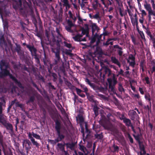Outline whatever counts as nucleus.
<instances>
[{"instance_id":"nucleus-1","label":"nucleus","mask_w":155,"mask_h":155,"mask_svg":"<svg viewBox=\"0 0 155 155\" xmlns=\"http://www.w3.org/2000/svg\"><path fill=\"white\" fill-rule=\"evenodd\" d=\"M51 117L55 123V128L58 135V137L55 139V141L58 142L61 141L65 137L64 134L67 132V131L66 129L61 131V121L57 119L55 120L54 117L53 116H51Z\"/></svg>"},{"instance_id":"nucleus-2","label":"nucleus","mask_w":155,"mask_h":155,"mask_svg":"<svg viewBox=\"0 0 155 155\" xmlns=\"http://www.w3.org/2000/svg\"><path fill=\"white\" fill-rule=\"evenodd\" d=\"M0 68L1 71V74L2 76H5L7 75H9L10 78H14L10 74L9 71L8 70L9 68L8 63L3 60L1 61L0 62Z\"/></svg>"},{"instance_id":"nucleus-3","label":"nucleus","mask_w":155,"mask_h":155,"mask_svg":"<svg viewBox=\"0 0 155 155\" xmlns=\"http://www.w3.org/2000/svg\"><path fill=\"white\" fill-rule=\"evenodd\" d=\"M0 123H2L6 130H9L10 134L13 133L14 132L13 127L12 124L8 122H7L4 118L0 119Z\"/></svg>"},{"instance_id":"nucleus-4","label":"nucleus","mask_w":155,"mask_h":155,"mask_svg":"<svg viewBox=\"0 0 155 155\" xmlns=\"http://www.w3.org/2000/svg\"><path fill=\"white\" fill-rule=\"evenodd\" d=\"M117 78H107V81L109 83V87L111 91L114 92V91L115 85L117 83Z\"/></svg>"},{"instance_id":"nucleus-5","label":"nucleus","mask_w":155,"mask_h":155,"mask_svg":"<svg viewBox=\"0 0 155 155\" xmlns=\"http://www.w3.org/2000/svg\"><path fill=\"white\" fill-rule=\"evenodd\" d=\"M144 7L145 9L148 12V17L149 18L148 21L150 22L151 20V7L150 5L147 3V1H145V3L144 4Z\"/></svg>"},{"instance_id":"nucleus-6","label":"nucleus","mask_w":155,"mask_h":155,"mask_svg":"<svg viewBox=\"0 0 155 155\" xmlns=\"http://www.w3.org/2000/svg\"><path fill=\"white\" fill-rule=\"evenodd\" d=\"M22 145L23 147H25L27 152H28V151L31 148V143L28 139L24 140L22 143Z\"/></svg>"},{"instance_id":"nucleus-7","label":"nucleus","mask_w":155,"mask_h":155,"mask_svg":"<svg viewBox=\"0 0 155 155\" xmlns=\"http://www.w3.org/2000/svg\"><path fill=\"white\" fill-rule=\"evenodd\" d=\"M13 2V8L16 10L20 8L22 6V2L21 0H12Z\"/></svg>"},{"instance_id":"nucleus-8","label":"nucleus","mask_w":155,"mask_h":155,"mask_svg":"<svg viewBox=\"0 0 155 155\" xmlns=\"http://www.w3.org/2000/svg\"><path fill=\"white\" fill-rule=\"evenodd\" d=\"M127 61L129 64L130 65L134 67L135 64V58L132 54H130L127 59Z\"/></svg>"},{"instance_id":"nucleus-9","label":"nucleus","mask_w":155,"mask_h":155,"mask_svg":"<svg viewBox=\"0 0 155 155\" xmlns=\"http://www.w3.org/2000/svg\"><path fill=\"white\" fill-rule=\"evenodd\" d=\"M146 33L147 35L149 37V40L153 43L155 42V34L152 33L148 28L146 29Z\"/></svg>"},{"instance_id":"nucleus-10","label":"nucleus","mask_w":155,"mask_h":155,"mask_svg":"<svg viewBox=\"0 0 155 155\" xmlns=\"http://www.w3.org/2000/svg\"><path fill=\"white\" fill-rule=\"evenodd\" d=\"M32 134L30 132H29L28 134L29 139L30 140L34 146H35L37 148H38L40 145V144L35 140V139L33 137H32Z\"/></svg>"},{"instance_id":"nucleus-11","label":"nucleus","mask_w":155,"mask_h":155,"mask_svg":"<svg viewBox=\"0 0 155 155\" xmlns=\"http://www.w3.org/2000/svg\"><path fill=\"white\" fill-rule=\"evenodd\" d=\"M130 19L133 26L134 27L136 26L137 28H138V21L137 14H135L134 16L130 18Z\"/></svg>"},{"instance_id":"nucleus-12","label":"nucleus","mask_w":155,"mask_h":155,"mask_svg":"<svg viewBox=\"0 0 155 155\" xmlns=\"http://www.w3.org/2000/svg\"><path fill=\"white\" fill-rule=\"evenodd\" d=\"M26 47L31 52L32 56L36 57L37 51L36 49L33 46H31L29 45H27Z\"/></svg>"},{"instance_id":"nucleus-13","label":"nucleus","mask_w":155,"mask_h":155,"mask_svg":"<svg viewBox=\"0 0 155 155\" xmlns=\"http://www.w3.org/2000/svg\"><path fill=\"white\" fill-rule=\"evenodd\" d=\"M100 75L101 78H104L106 77H112L111 73L110 70L107 68H105L104 69V74H103L102 75L101 73Z\"/></svg>"},{"instance_id":"nucleus-14","label":"nucleus","mask_w":155,"mask_h":155,"mask_svg":"<svg viewBox=\"0 0 155 155\" xmlns=\"http://www.w3.org/2000/svg\"><path fill=\"white\" fill-rule=\"evenodd\" d=\"M83 35L82 33L81 34H78L75 36L73 37V38L76 41H85V38H81Z\"/></svg>"},{"instance_id":"nucleus-15","label":"nucleus","mask_w":155,"mask_h":155,"mask_svg":"<svg viewBox=\"0 0 155 155\" xmlns=\"http://www.w3.org/2000/svg\"><path fill=\"white\" fill-rule=\"evenodd\" d=\"M5 101L4 99L2 100V102H0V119L4 118L3 114H2V106L5 105Z\"/></svg>"},{"instance_id":"nucleus-16","label":"nucleus","mask_w":155,"mask_h":155,"mask_svg":"<svg viewBox=\"0 0 155 155\" xmlns=\"http://www.w3.org/2000/svg\"><path fill=\"white\" fill-rule=\"evenodd\" d=\"M93 81L95 83L98 84H103L104 82V78H92Z\"/></svg>"},{"instance_id":"nucleus-17","label":"nucleus","mask_w":155,"mask_h":155,"mask_svg":"<svg viewBox=\"0 0 155 155\" xmlns=\"http://www.w3.org/2000/svg\"><path fill=\"white\" fill-rule=\"evenodd\" d=\"M56 31L57 33V38L58 39L57 40V41L58 42V43L57 44V45L58 46H59V43L61 41V39L63 37L62 35L60 34L59 30L57 28H56Z\"/></svg>"},{"instance_id":"nucleus-18","label":"nucleus","mask_w":155,"mask_h":155,"mask_svg":"<svg viewBox=\"0 0 155 155\" xmlns=\"http://www.w3.org/2000/svg\"><path fill=\"white\" fill-rule=\"evenodd\" d=\"M89 28L88 24H85L83 27L82 29L81 32L83 35H85L86 33H87L88 32Z\"/></svg>"},{"instance_id":"nucleus-19","label":"nucleus","mask_w":155,"mask_h":155,"mask_svg":"<svg viewBox=\"0 0 155 155\" xmlns=\"http://www.w3.org/2000/svg\"><path fill=\"white\" fill-rule=\"evenodd\" d=\"M91 18L93 19H97L99 23L101 21V17L100 16V13L99 12H97L95 14L93 15Z\"/></svg>"},{"instance_id":"nucleus-20","label":"nucleus","mask_w":155,"mask_h":155,"mask_svg":"<svg viewBox=\"0 0 155 155\" xmlns=\"http://www.w3.org/2000/svg\"><path fill=\"white\" fill-rule=\"evenodd\" d=\"M65 145L64 144H64L61 143H58L57 144V146L58 147L60 150L62 151L66 155L68 154V152L67 151L65 150H64V146Z\"/></svg>"},{"instance_id":"nucleus-21","label":"nucleus","mask_w":155,"mask_h":155,"mask_svg":"<svg viewBox=\"0 0 155 155\" xmlns=\"http://www.w3.org/2000/svg\"><path fill=\"white\" fill-rule=\"evenodd\" d=\"M13 81H14L15 84L20 88L22 89H24V87L22 85L21 83L18 81L17 78H11Z\"/></svg>"},{"instance_id":"nucleus-22","label":"nucleus","mask_w":155,"mask_h":155,"mask_svg":"<svg viewBox=\"0 0 155 155\" xmlns=\"http://www.w3.org/2000/svg\"><path fill=\"white\" fill-rule=\"evenodd\" d=\"M61 1L63 3V5L65 7L66 11H67L70 7V6L68 0H61Z\"/></svg>"},{"instance_id":"nucleus-23","label":"nucleus","mask_w":155,"mask_h":155,"mask_svg":"<svg viewBox=\"0 0 155 155\" xmlns=\"http://www.w3.org/2000/svg\"><path fill=\"white\" fill-rule=\"evenodd\" d=\"M64 144L66 145L67 148V149L69 148L71 150L74 149V147L75 146V144L73 142H72L71 143H64Z\"/></svg>"},{"instance_id":"nucleus-24","label":"nucleus","mask_w":155,"mask_h":155,"mask_svg":"<svg viewBox=\"0 0 155 155\" xmlns=\"http://www.w3.org/2000/svg\"><path fill=\"white\" fill-rule=\"evenodd\" d=\"M111 59L113 63L117 64L119 68L120 67V62L115 57H111Z\"/></svg>"},{"instance_id":"nucleus-25","label":"nucleus","mask_w":155,"mask_h":155,"mask_svg":"<svg viewBox=\"0 0 155 155\" xmlns=\"http://www.w3.org/2000/svg\"><path fill=\"white\" fill-rule=\"evenodd\" d=\"M109 130L112 132L111 134L114 135L115 134H117L118 131L112 126H110Z\"/></svg>"},{"instance_id":"nucleus-26","label":"nucleus","mask_w":155,"mask_h":155,"mask_svg":"<svg viewBox=\"0 0 155 155\" xmlns=\"http://www.w3.org/2000/svg\"><path fill=\"white\" fill-rule=\"evenodd\" d=\"M109 130L112 132L111 134L114 135L115 134H117L118 131L112 126H110Z\"/></svg>"},{"instance_id":"nucleus-27","label":"nucleus","mask_w":155,"mask_h":155,"mask_svg":"<svg viewBox=\"0 0 155 155\" xmlns=\"http://www.w3.org/2000/svg\"><path fill=\"white\" fill-rule=\"evenodd\" d=\"M94 137L95 139H97L98 140H101L103 137V136L102 133L100 134L96 133L94 134Z\"/></svg>"},{"instance_id":"nucleus-28","label":"nucleus","mask_w":155,"mask_h":155,"mask_svg":"<svg viewBox=\"0 0 155 155\" xmlns=\"http://www.w3.org/2000/svg\"><path fill=\"white\" fill-rule=\"evenodd\" d=\"M78 118L77 119V120L79 121L80 124L82 125V124L84 123V119L82 115H79L78 116Z\"/></svg>"},{"instance_id":"nucleus-29","label":"nucleus","mask_w":155,"mask_h":155,"mask_svg":"<svg viewBox=\"0 0 155 155\" xmlns=\"http://www.w3.org/2000/svg\"><path fill=\"white\" fill-rule=\"evenodd\" d=\"M64 78L65 79V81L66 78ZM65 81L66 85L71 90H73L74 89L75 87L73 86L70 82L68 81Z\"/></svg>"},{"instance_id":"nucleus-30","label":"nucleus","mask_w":155,"mask_h":155,"mask_svg":"<svg viewBox=\"0 0 155 155\" xmlns=\"http://www.w3.org/2000/svg\"><path fill=\"white\" fill-rule=\"evenodd\" d=\"M123 122L127 126H129L131 125V120L129 119L126 118L124 120Z\"/></svg>"},{"instance_id":"nucleus-31","label":"nucleus","mask_w":155,"mask_h":155,"mask_svg":"<svg viewBox=\"0 0 155 155\" xmlns=\"http://www.w3.org/2000/svg\"><path fill=\"white\" fill-rule=\"evenodd\" d=\"M91 28L92 32L93 33H94V32L96 30L97 31L99 29L98 27L95 23H93L92 24Z\"/></svg>"},{"instance_id":"nucleus-32","label":"nucleus","mask_w":155,"mask_h":155,"mask_svg":"<svg viewBox=\"0 0 155 155\" xmlns=\"http://www.w3.org/2000/svg\"><path fill=\"white\" fill-rule=\"evenodd\" d=\"M35 100V94H33L32 96L29 97V99L26 102L27 104L31 102L32 103L34 102Z\"/></svg>"},{"instance_id":"nucleus-33","label":"nucleus","mask_w":155,"mask_h":155,"mask_svg":"<svg viewBox=\"0 0 155 155\" xmlns=\"http://www.w3.org/2000/svg\"><path fill=\"white\" fill-rule=\"evenodd\" d=\"M149 72L150 74L155 72V66L153 64H152L151 66H150Z\"/></svg>"},{"instance_id":"nucleus-34","label":"nucleus","mask_w":155,"mask_h":155,"mask_svg":"<svg viewBox=\"0 0 155 155\" xmlns=\"http://www.w3.org/2000/svg\"><path fill=\"white\" fill-rule=\"evenodd\" d=\"M99 109V107L97 105H95L93 107V110L96 117L98 115V110Z\"/></svg>"},{"instance_id":"nucleus-35","label":"nucleus","mask_w":155,"mask_h":155,"mask_svg":"<svg viewBox=\"0 0 155 155\" xmlns=\"http://www.w3.org/2000/svg\"><path fill=\"white\" fill-rule=\"evenodd\" d=\"M140 66V71H142V72H143L144 71V68L145 67V63L144 61H141Z\"/></svg>"},{"instance_id":"nucleus-36","label":"nucleus","mask_w":155,"mask_h":155,"mask_svg":"<svg viewBox=\"0 0 155 155\" xmlns=\"http://www.w3.org/2000/svg\"><path fill=\"white\" fill-rule=\"evenodd\" d=\"M148 101L149 102L150 106H149L148 105H147L146 106H145L144 107V109H146V108H148V113H149V112H150V113L151 112V101Z\"/></svg>"},{"instance_id":"nucleus-37","label":"nucleus","mask_w":155,"mask_h":155,"mask_svg":"<svg viewBox=\"0 0 155 155\" xmlns=\"http://www.w3.org/2000/svg\"><path fill=\"white\" fill-rule=\"evenodd\" d=\"M1 15V14L2 15V17L5 15L6 16H9L10 15V13L9 11L5 10L4 12L1 13H0Z\"/></svg>"},{"instance_id":"nucleus-38","label":"nucleus","mask_w":155,"mask_h":155,"mask_svg":"<svg viewBox=\"0 0 155 155\" xmlns=\"http://www.w3.org/2000/svg\"><path fill=\"white\" fill-rule=\"evenodd\" d=\"M32 136L33 137L35 138L36 139L41 140V138L40 136L39 135L37 134H35L32 132Z\"/></svg>"},{"instance_id":"nucleus-39","label":"nucleus","mask_w":155,"mask_h":155,"mask_svg":"<svg viewBox=\"0 0 155 155\" xmlns=\"http://www.w3.org/2000/svg\"><path fill=\"white\" fill-rule=\"evenodd\" d=\"M138 32L142 40L145 41H146V39L145 37L144 34L143 32V31L138 30Z\"/></svg>"},{"instance_id":"nucleus-40","label":"nucleus","mask_w":155,"mask_h":155,"mask_svg":"<svg viewBox=\"0 0 155 155\" xmlns=\"http://www.w3.org/2000/svg\"><path fill=\"white\" fill-rule=\"evenodd\" d=\"M85 81L90 86L92 87H94V83H91V81L88 79V78H85Z\"/></svg>"},{"instance_id":"nucleus-41","label":"nucleus","mask_w":155,"mask_h":155,"mask_svg":"<svg viewBox=\"0 0 155 155\" xmlns=\"http://www.w3.org/2000/svg\"><path fill=\"white\" fill-rule=\"evenodd\" d=\"M117 115L119 117L120 119L121 120H123V121L124 120L126 117H125L124 114H121L120 112H117Z\"/></svg>"},{"instance_id":"nucleus-42","label":"nucleus","mask_w":155,"mask_h":155,"mask_svg":"<svg viewBox=\"0 0 155 155\" xmlns=\"http://www.w3.org/2000/svg\"><path fill=\"white\" fill-rule=\"evenodd\" d=\"M113 42L110 41V39L109 38L107 39V41L105 43H104L103 45H104L107 46L108 45L110 44L111 45H113Z\"/></svg>"},{"instance_id":"nucleus-43","label":"nucleus","mask_w":155,"mask_h":155,"mask_svg":"<svg viewBox=\"0 0 155 155\" xmlns=\"http://www.w3.org/2000/svg\"><path fill=\"white\" fill-rule=\"evenodd\" d=\"M1 18L2 19V21L4 25V28H7L8 25V23L7 21H4L3 19V17H2V15L1 14Z\"/></svg>"},{"instance_id":"nucleus-44","label":"nucleus","mask_w":155,"mask_h":155,"mask_svg":"<svg viewBox=\"0 0 155 155\" xmlns=\"http://www.w3.org/2000/svg\"><path fill=\"white\" fill-rule=\"evenodd\" d=\"M118 90L121 93H122V92H125L124 89L121 84H119Z\"/></svg>"},{"instance_id":"nucleus-45","label":"nucleus","mask_w":155,"mask_h":155,"mask_svg":"<svg viewBox=\"0 0 155 155\" xmlns=\"http://www.w3.org/2000/svg\"><path fill=\"white\" fill-rule=\"evenodd\" d=\"M113 147L114 148V151H113V152H118L119 151V147L117 145H116L115 143H114L113 146Z\"/></svg>"},{"instance_id":"nucleus-46","label":"nucleus","mask_w":155,"mask_h":155,"mask_svg":"<svg viewBox=\"0 0 155 155\" xmlns=\"http://www.w3.org/2000/svg\"><path fill=\"white\" fill-rule=\"evenodd\" d=\"M53 52L55 53L56 57L57 58L58 60H59L60 59V57L59 55V51L58 50L56 52L53 51Z\"/></svg>"},{"instance_id":"nucleus-47","label":"nucleus","mask_w":155,"mask_h":155,"mask_svg":"<svg viewBox=\"0 0 155 155\" xmlns=\"http://www.w3.org/2000/svg\"><path fill=\"white\" fill-rule=\"evenodd\" d=\"M138 144H139V147L140 150L141 151H142V150L145 149L144 146L142 142H141V143H140Z\"/></svg>"},{"instance_id":"nucleus-48","label":"nucleus","mask_w":155,"mask_h":155,"mask_svg":"<svg viewBox=\"0 0 155 155\" xmlns=\"http://www.w3.org/2000/svg\"><path fill=\"white\" fill-rule=\"evenodd\" d=\"M39 107L41 110L43 112V114L45 115L46 113V111L44 107L42 105H39Z\"/></svg>"},{"instance_id":"nucleus-49","label":"nucleus","mask_w":155,"mask_h":155,"mask_svg":"<svg viewBox=\"0 0 155 155\" xmlns=\"http://www.w3.org/2000/svg\"><path fill=\"white\" fill-rule=\"evenodd\" d=\"M127 11L130 17V18L134 16L133 13V11L130 10L129 9H127Z\"/></svg>"},{"instance_id":"nucleus-50","label":"nucleus","mask_w":155,"mask_h":155,"mask_svg":"<svg viewBox=\"0 0 155 155\" xmlns=\"http://www.w3.org/2000/svg\"><path fill=\"white\" fill-rule=\"evenodd\" d=\"M63 43L64 44V45L68 48L70 49L72 47L71 44L68 43L65 41H64Z\"/></svg>"},{"instance_id":"nucleus-51","label":"nucleus","mask_w":155,"mask_h":155,"mask_svg":"<svg viewBox=\"0 0 155 155\" xmlns=\"http://www.w3.org/2000/svg\"><path fill=\"white\" fill-rule=\"evenodd\" d=\"M150 2L152 5V7L153 8V11H155V2L154 0H151Z\"/></svg>"},{"instance_id":"nucleus-52","label":"nucleus","mask_w":155,"mask_h":155,"mask_svg":"<svg viewBox=\"0 0 155 155\" xmlns=\"http://www.w3.org/2000/svg\"><path fill=\"white\" fill-rule=\"evenodd\" d=\"M72 26L66 25L65 26L66 29L67 31L69 32H72V31L71 30V28Z\"/></svg>"},{"instance_id":"nucleus-53","label":"nucleus","mask_w":155,"mask_h":155,"mask_svg":"<svg viewBox=\"0 0 155 155\" xmlns=\"http://www.w3.org/2000/svg\"><path fill=\"white\" fill-rule=\"evenodd\" d=\"M48 142H50L51 144H55L57 143L58 142H57L56 141H55V139L54 140L48 139Z\"/></svg>"},{"instance_id":"nucleus-54","label":"nucleus","mask_w":155,"mask_h":155,"mask_svg":"<svg viewBox=\"0 0 155 155\" xmlns=\"http://www.w3.org/2000/svg\"><path fill=\"white\" fill-rule=\"evenodd\" d=\"M145 98L146 100H148V101H151L150 96L149 94L145 95Z\"/></svg>"},{"instance_id":"nucleus-55","label":"nucleus","mask_w":155,"mask_h":155,"mask_svg":"<svg viewBox=\"0 0 155 155\" xmlns=\"http://www.w3.org/2000/svg\"><path fill=\"white\" fill-rule=\"evenodd\" d=\"M119 11L120 16L122 17L123 16H124V14H123V9H122L121 8H119Z\"/></svg>"},{"instance_id":"nucleus-56","label":"nucleus","mask_w":155,"mask_h":155,"mask_svg":"<svg viewBox=\"0 0 155 155\" xmlns=\"http://www.w3.org/2000/svg\"><path fill=\"white\" fill-rule=\"evenodd\" d=\"M81 88L84 90V92L86 93L88 91L87 88L85 86L83 85H81Z\"/></svg>"},{"instance_id":"nucleus-57","label":"nucleus","mask_w":155,"mask_h":155,"mask_svg":"<svg viewBox=\"0 0 155 155\" xmlns=\"http://www.w3.org/2000/svg\"><path fill=\"white\" fill-rule=\"evenodd\" d=\"M128 138H129V140H130V142L131 143H133L134 142L133 139V138L132 137H131V136L129 134H128Z\"/></svg>"},{"instance_id":"nucleus-58","label":"nucleus","mask_w":155,"mask_h":155,"mask_svg":"<svg viewBox=\"0 0 155 155\" xmlns=\"http://www.w3.org/2000/svg\"><path fill=\"white\" fill-rule=\"evenodd\" d=\"M122 48H120V49H118L117 51V52L119 54V55L120 56H121L122 55V54H123V51H122Z\"/></svg>"},{"instance_id":"nucleus-59","label":"nucleus","mask_w":155,"mask_h":155,"mask_svg":"<svg viewBox=\"0 0 155 155\" xmlns=\"http://www.w3.org/2000/svg\"><path fill=\"white\" fill-rule=\"evenodd\" d=\"M88 100L91 102H95V101L93 99L92 97L90 96L88 97Z\"/></svg>"},{"instance_id":"nucleus-60","label":"nucleus","mask_w":155,"mask_h":155,"mask_svg":"<svg viewBox=\"0 0 155 155\" xmlns=\"http://www.w3.org/2000/svg\"><path fill=\"white\" fill-rule=\"evenodd\" d=\"M134 136L136 139V140L138 141V143H141V142L140 141V138L139 137V135L135 136L134 135Z\"/></svg>"},{"instance_id":"nucleus-61","label":"nucleus","mask_w":155,"mask_h":155,"mask_svg":"<svg viewBox=\"0 0 155 155\" xmlns=\"http://www.w3.org/2000/svg\"><path fill=\"white\" fill-rule=\"evenodd\" d=\"M80 149L84 152L85 153V150H86V148L83 146H80Z\"/></svg>"},{"instance_id":"nucleus-62","label":"nucleus","mask_w":155,"mask_h":155,"mask_svg":"<svg viewBox=\"0 0 155 155\" xmlns=\"http://www.w3.org/2000/svg\"><path fill=\"white\" fill-rule=\"evenodd\" d=\"M67 22L68 24V25L71 26H73V24L71 21L70 20H67Z\"/></svg>"},{"instance_id":"nucleus-63","label":"nucleus","mask_w":155,"mask_h":155,"mask_svg":"<svg viewBox=\"0 0 155 155\" xmlns=\"http://www.w3.org/2000/svg\"><path fill=\"white\" fill-rule=\"evenodd\" d=\"M75 88L77 92V93L79 95L82 92V91L81 89L77 87H75Z\"/></svg>"},{"instance_id":"nucleus-64","label":"nucleus","mask_w":155,"mask_h":155,"mask_svg":"<svg viewBox=\"0 0 155 155\" xmlns=\"http://www.w3.org/2000/svg\"><path fill=\"white\" fill-rule=\"evenodd\" d=\"M16 50L18 53H19V51L21 50V47L20 45H16Z\"/></svg>"}]
</instances>
